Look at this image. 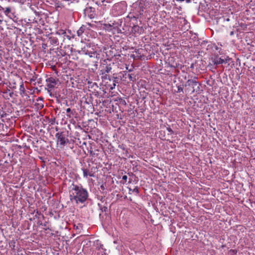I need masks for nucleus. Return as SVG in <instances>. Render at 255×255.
Returning a JSON list of instances; mask_svg holds the SVG:
<instances>
[{
	"label": "nucleus",
	"instance_id": "obj_3",
	"mask_svg": "<svg viewBox=\"0 0 255 255\" xmlns=\"http://www.w3.org/2000/svg\"><path fill=\"white\" fill-rule=\"evenodd\" d=\"M55 137L57 138V144L61 148H63L69 142L68 139L66 137L65 135L63 132L56 133Z\"/></svg>",
	"mask_w": 255,
	"mask_h": 255
},
{
	"label": "nucleus",
	"instance_id": "obj_27",
	"mask_svg": "<svg viewBox=\"0 0 255 255\" xmlns=\"http://www.w3.org/2000/svg\"><path fill=\"white\" fill-rule=\"evenodd\" d=\"M87 24H88V25H89L90 26H91V27H93V25H92V24H91V23H87Z\"/></svg>",
	"mask_w": 255,
	"mask_h": 255
},
{
	"label": "nucleus",
	"instance_id": "obj_17",
	"mask_svg": "<svg viewBox=\"0 0 255 255\" xmlns=\"http://www.w3.org/2000/svg\"><path fill=\"white\" fill-rule=\"evenodd\" d=\"M129 192L131 191L133 193H135L136 194H138L139 193V190L138 188L136 186L133 189H129Z\"/></svg>",
	"mask_w": 255,
	"mask_h": 255
},
{
	"label": "nucleus",
	"instance_id": "obj_7",
	"mask_svg": "<svg viewBox=\"0 0 255 255\" xmlns=\"http://www.w3.org/2000/svg\"><path fill=\"white\" fill-rule=\"evenodd\" d=\"M4 13L6 16H8L10 18H12V17L14 15L13 13L11 12V9L9 7H7L5 8Z\"/></svg>",
	"mask_w": 255,
	"mask_h": 255
},
{
	"label": "nucleus",
	"instance_id": "obj_21",
	"mask_svg": "<svg viewBox=\"0 0 255 255\" xmlns=\"http://www.w3.org/2000/svg\"><path fill=\"white\" fill-rule=\"evenodd\" d=\"M128 179V176L127 175H124L123 177H122V179L123 180H124L125 182H126L127 181V180Z\"/></svg>",
	"mask_w": 255,
	"mask_h": 255
},
{
	"label": "nucleus",
	"instance_id": "obj_31",
	"mask_svg": "<svg viewBox=\"0 0 255 255\" xmlns=\"http://www.w3.org/2000/svg\"><path fill=\"white\" fill-rule=\"evenodd\" d=\"M90 18H92V17H93V16H92V14H91V15L90 16Z\"/></svg>",
	"mask_w": 255,
	"mask_h": 255
},
{
	"label": "nucleus",
	"instance_id": "obj_4",
	"mask_svg": "<svg viewBox=\"0 0 255 255\" xmlns=\"http://www.w3.org/2000/svg\"><path fill=\"white\" fill-rule=\"evenodd\" d=\"M58 81L59 80L58 79H56L52 77H50L46 80V86L49 92L55 87Z\"/></svg>",
	"mask_w": 255,
	"mask_h": 255
},
{
	"label": "nucleus",
	"instance_id": "obj_10",
	"mask_svg": "<svg viewBox=\"0 0 255 255\" xmlns=\"http://www.w3.org/2000/svg\"><path fill=\"white\" fill-rule=\"evenodd\" d=\"M117 83L118 78L117 77H114L112 85H109L110 90H113L114 89H115Z\"/></svg>",
	"mask_w": 255,
	"mask_h": 255
},
{
	"label": "nucleus",
	"instance_id": "obj_12",
	"mask_svg": "<svg viewBox=\"0 0 255 255\" xmlns=\"http://www.w3.org/2000/svg\"><path fill=\"white\" fill-rule=\"evenodd\" d=\"M50 40H51V42L53 44H55V45H57L59 44L58 40V38L57 37H51L50 38Z\"/></svg>",
	"mask_w": 255,
	"mask_h": 255
},
{
	"label": "nucleus",
	"instance_id": "obj_5",
	"mask_svg": "<svg viewBox=\"0 0 255 255\" xmlns=\"http://www.w3.org/2000/svg\"><path fill=\"white\" fill-rule=\"evenodd\" d=\"M212 62L214 64L218 65L223 63H227L229 60L228 59H223L218 57V56H215L211 58Z\"/></svg>",
	"mask_w": 255,
	"mask_h": 255
},
{
	"label": "nucleus",
	"instance_id": "obj_11",
	"mask_svg": "<svg viewBox=\"0 0 255 255\" xmlns=\"http://www.w3.org/2000/svg\"><path fill=\"white\" fill-rule=\"evenodd\" d=\"M142 30V27H140L138 25H134L132 28V31H134V32H138L140 33Z\"/></svg>",
	"mask_w": 255,
	"mask_h": 255
},
{
	"label": "nucleus",
	"instance_id": "obj_29",
	"mask_svg": "<svg viewBox=\"0 0 255 255\" xmlns=\"http://www.w3.org/2000/svg\"><path fill=\"white\" fill-rule=\"evenodd\" d=\"M12 95H13V93L12 92H11V93H9L10 97H11Z\"/></svg>",
	"mask_w": 255,
	"mask_h": 255
},
{
	"label": "nucleus",
	"instance_id": "obj_25",
	"mask_svg": "<svg viewBox=\"0 0 255 255\" xmlns=\"http://www.w3.org/2000/svg\"><path fill=\"white\" fill-rule=\"evenodd\" d=\"M42 224H43L42 223V222H41L40 221H38V222H37V224L39 226H41L42 225Z\"/></svg>",
	"mask_w": 255,
	"mask_h": 255
},
{
	"label": "nucleus",
	"instance_id": "obj_22",
	"mask_svg": "<svg viewBox=\"0 0 255 255\" xmlns=\"http://www.w3.org/2000/svg\"><path fill=\"white\" fill-rule=\"evenodd\" d=\"M29 7L31 8V9H32L33 11H34V12H36V9L35 8V6H32V5H30L29 6Z\"/></svg>",
	"mask_w": 255,
	"mask_h": 255
},
{
	"label": "nucleus",
	"instance_id": "obj_16",
	"mask_svg": "<svg viewBox=\"0 0 255 255\" xmlns=\"http://www.w3.org/2000/svg\"><path fill=\"white\" fill-rule=\"evenodd\" d=\"M111 70H112V68L110 66H107L105 67L104 72L103 73H108L111 71Z\"/></svg>",
	"mask_w": 255,
	"mask_h": 255
},
{
	"label": "nucleus",
	"instance_id": "obj_15",
	"mask_svg": "<svg viewBox=\"0 0 255 255\" xmlns=\"http://www.w3.org/2000/svg\"><path fill=\"white\" fill-rule=\"evenodd\" d=\"M41 226L43 227L42 229L44 230H47L49 229V228L48 225V223L47 222H45V223L42 224Z\"/></svg>",
	"mask_w": 255,
	"mask_h": 255
},
{
	"label": "nucleus",
	"instance_id": "obj_14",
	"mask_svg": "<svg viewBox=\"0 0 255 255\" xmlns=\"http://www.w3.org/2000/svg\"><path fill=\"white\" fill-rule=\"evenodd\" d=\"M66 31L65 30H63V29H59L56 32V34H58L59 35H64L65 36V34H66Z\"/></svg>",
	"mask_w": 255,
	"mask_h": 255
},
{
	"label": "nucleus",
	"instance_id": "obj_34",
	"mask_svg": "<svg viewBox=\"0 0 255 255\" xmlns=\"http://www.w3.org/2000/svg\"><path fill=\"white\" fill-rule=\"evenodd\" d=\"M191 1H189V0H188V1H186L187 2H190Z\"/></svg>",
	"mask_w": 255,
	"mask_h": 255
},
{
	"label": "nucleus",
	"instance_id": "obj_6",
	"mask_svg": "<svg viewBox=\"0 0 255 255\" xmlns=\"http://www.w3.org/2000/svg\"><path fill=\"white\" fill-rule=\"evenodd\" d=\"M197 78L194 77L193 79H189L186 83L185 86H191L192 87L193 90L192 93H193L195 92L194 87L198 83V81H196Z\"/></svg>",
	"mask_w": 255,
	"mask_h": 255
},
{
	"label": "nucleus",
	"instance_id": "obj_36",
	"mask_svg": "<svg viewBox=\"0 0 255 255\" xmlns=\"http://www.w3.org/2000/svg\"><path fill=\"white\" fill-rule=\"evenodd\" d=\"M88 10V8L87 7V8H86V11H87Z\"/></svg>",
	"mask_w": 255,
	"mask_h": 255
},
{
	"label": "nucleus",
	"instance_id": "obj_32",
	"mask_svg": "<svg viewBox=\"0 0 255 255\" xmlns=\"http://www.w3.org/2000/svg\"><path fill=\"white\" fill-rule=\"evenodd\" d=\"M96 4H97V5H99V4L98 3V1H96Z\"/></svg>",
	"mask_w": 255,
	"mask_h": 255
},
{
	"label": "nucleus",
	"instance_id": "obj_9",
	"mask_svg": "<svg viewBox=\"0 0 255 255\" xmlns=\"http://www.w3.org/2000/svg\"><path fill=\"white\" fill-rule=\"evenodd\" d=\"M85 30V26L82 25L81 26L80 28L77 30V34L78 36H81L83 34V32H84Z\"/></svg>",
	"mask_w": 255,
	"mask_h": 255
},
{
	"label": "nucleus",
	"instance_id": "obj_19",
	"mask_svg": "<svg viewBox=\"0 0 255 255\" xmlns=\"http://www.w3.org/2000/svg\"><path fill=\"white\" fill-rule=\"evenodd\" d=\"M20 94L21 95L22 94V93H24V85L23 84H22L20 86Z\"/></svg>",
	"mask_w": 255,
	"mask_h": 255
},
{
	"label": "nucleus",
	"instance_id": "obj_18",
	"mask_svg": "<svg viewBox=\"0 0 255 255\" xmlns=\"http://www.w3.org/2000/svg\"><path fill=\"white\" fill-rule=\"evenodd\" d=\"M66 112L67 113L66 114L67 117H68L69 118H71V114H72L71 109L70 108L67 109Z\"/></svg>",
	"mask_w": 255,
	"mask_h": 255
},
{
	"label": "nucleus",
	"instance_id": "obj_33",
	"mask_svg": "<svg viewBox=\"0 0 255 255\" xmlns=\"http://www.w3.org/2000/svg\"><path fill=\"white\" fill-rule=\"evenodd\" d=\"M139 5H141V4H142V2H140V3H139Z\"/></svg>",
	"mask_w": 255,
	"mask_h": 255
},
{
	"label": "nucleus",
	"instance_id": "obj_35",
	"mask_svg": "<svg viewBox=\"0 0 255 255\" xmlns=\"http://www.w3.org/2000/svg\"><path fill=\"white\" fill-rule=\"evenodd\" d=\"M1 9H2V10H4L3 7H1Z\"/></svg>",
	"mask_w": 255,
	"mask_h": 255
},
{
	"label": "nucleus",
	"instance_id": "obj_30",
	"mask_svg": "<svg viewBox=\"0 0 255 255\" xmlns=\"http://www.w3.org/2000/svg\"><path fill=\"white\" fill-rule=\"evenodd\" d=\"M89 8L91 9V11H93V8L91 7H90Z\"/></svg>",
	"mask_w": 255,
	"mask_h": 255
},
{
	"label": "nucleus",
	"instance_id": "obj_13",
	"mask_svg": "<svg viewBox=\"0 0 255 255\" xmlns=\"http://www.w3.org/2000/svg\"><path fill=\"white\" fill-rule=\"evenodd\" d=\"M84 52L86 55H88L90 57H94L96 54L95 52L88 51H85V50L84 51Z\"/></svg>",
	"mask_w": 255,
	"mask_h": 255
},
{
	"label": "nucleus",
	"instance_id": "obj_24",
	"mask_svg": "<svg viewBox=\"0 0 255 255\" xmlns=\"http://www.w3.org/2000/svg\"><path fill=\"white\" fill-rule=\"evenodd\" d=\"M41 215V213L39 212L36 211V215H35V217L37 218V215Z\"/></svg>",
	"mask_w": 255,
	"mask_h": 255
},
{
	"label": "nucleus",
	"instance_id": "obj_8",
	"mask_svg": "<svg viewBox=\"0 0 255 255\" xmlns=\"http://www.w3.org/2000/svg\"><path fill=\"white\" fill-rule=\"evenodd\" d=\"M113 25L111 24H104L102 25V28L107 31H110L112 30Z\"/></svg>",
	"mask_w": 255,
	"mask_h": 255
},
{
	"label": "nucleus",
	"instance_id": "obj_37",
	"mask_svg": "<svg viewBox=\"0 0 255 255\" xmlns=\"http://www.w3.org/2000/svg\"><path fill=\"white\" fill-rule=\"evenodd\" d=\"M1 117L2 118V117H4V116L3 115H1Z\"/></svg>",
	"mask_w": 255,
	"mask_h": 255
},
{
	"label": "nucleus",
	"instance_id": "obj_2",
	"mask_svg": "<svg viewBox=\"0 0 255 255\" xmlns=\"http://www.w3.org/2000/svg\"><path fill=\"white\" fill-rule=\"evenodd\" d=\"M83 171L84 178H87L88 176L89 177H96V174L98 172V168L96 166H90L89 164L88 168H85L84 167L81 168Z\"/></svg>",
	"mask_w": 255,
	"mask_h": 255
},
{
	"label": "nucleus",
	"instance_id": "obj_1",
	"mask_svg": "<svg viewBox=\"0 0 255 255\" xmlns=\"http://www.w3.org/2000/svg\"><path fill=\"white\" fill-rule=\"evenodd\" d=\"M70 194L71 201L77 204L84 203L88 197L87 189L81 185L73 184Z\"/></svg>",
	"mask_w": 255,
	"mask_h": 255
},
{
	"label": "nucleus",
	"instance_id": "obj_20",
	"mask_svg": "<svg viewBox=\"0 0 255 255\" xmlns=\"http://www.w3.org/2000/svg\"><path fill=\"white\" fill-rule=\"evenodd\" d=\"M183 89L181 86H177V92L180 93V92H183Z\"/></svg>",
	"mask_w": 255,
	"mask_h": 255
},
{
	"label": "nucleus",
	"instance_id": "obj_23",
	"mask_svg": "<svg viewBox=\"0 0 255 255\" xmlns=\"http://www.w3.org/2000/svg\"><path fill=\"white\" fill-rule=\"evenodd\" d=\"M167 130L168 132H170V133H172L173 132V130H172V129L168 127V128H167Z\"/></svg>",
	"mask_w": 255,
	"mask_h": 255
},
{
	"label": "nucleus",
	"instance_id": "obj_26",
	"mask_svg": "<svg viewBox=\"0 0 255 255\" xmlns=\"http://www.w3.org/2000/svg\"><path fill=\"white\" fill-rule=\"evenodd\" d=\"M101 188L102 189V190H105V187H104V185H102L101 186Z\"/></svg>",
	"mask_w": 255,
	"mask_h": 255
},
{
	"label": "nucleus",
	"instance_id": "obj_28",
	"mask_svg": "<svg viewBox=\"0 0 255 255\" xmlns=\"http://www.w3.org/2000/svg\"><path fill=\"white\" fill-rule=\"evenodd\" d=\"M129 79L130 80H132V77L131 75H129Z\"/></svg>",
	"mask_w": 255,
	"mask_h": 255
}]
</instances>
